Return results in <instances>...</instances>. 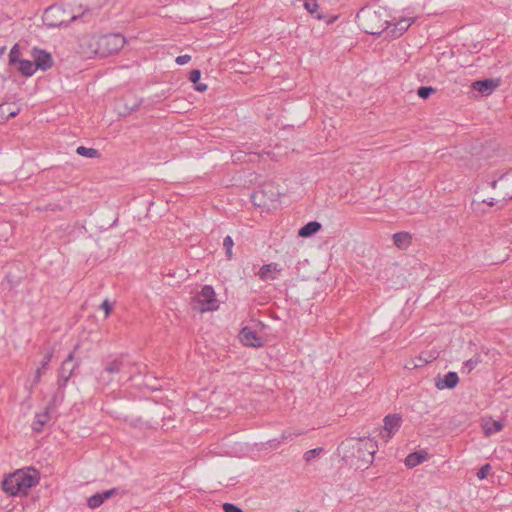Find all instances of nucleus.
<instances>
[{"label": "nucleus", "instance_id": "6e6552de", "mask_svg": "<svg viewBox=\"0 0 512 512\" xmlns=\"http://www.w3.org/2000/svg\"><path fill=\"white\" fill-rule=\"evenodd\" d=\"M127 367L122 357L114 358L105 363L103 370L99 373L98 382L102 385H109Z\"/></svg>", "mask_w": 512, "mask_h": 512}, {"label": "nucleus", "instance_id": "72a5a7b5", "mask_svg": "<svg viewBox=\"0 0 512 512\" xmlns=\"http://www.w3.org/2000/svg\"><path fill=\"white\" fill-rule=\"evenodd\" d=\"M490 470H491V465H490V464H488V463H487V464L483 465V466L479 469V471H478V473H477V477H478L480 480L485 479V478L487 477L488 473L490 472Z\"/></svg>", "mask_w": 512, "mask_h": 512}, {"label": "nucleus", "instance_id": "5701e85b", "mask_svg": "<svg viewBox=\"0 0 512 512\" xmlns=\"http://www.w3.org/2000/svg\"><path fill=\"white\" fill-rule=\"evenodd\" d=\"M20 109L11 110L5 107V104H0V124L5 123L8 119L17 116Z\"/></svg>", "mask_w": 512, "mask_h": 512}, {"label": "nucleus", "instance_id": "58836bf2", "mask_svg": "<svg viewBox=\"0 0 512 512\" xmlns=\"http://www.w3.org/2000/svg\"><path fill=\"white\" fill-rule=\"evenodd\" d=\"M101 308L104 310L105 316L108 317L112 311V305L107 299L102 302Z\"/></svg>", "mask_w": 512, "mask_h": 512}, {"label": "nucleus", "instance_id": "37998d69", "mask_svg": "<svg viewBox=\"0 0 512 512\" xmlns=\"http://www.w3.org/2000/svg\"><path fill=\"white\" fill-rule=\"evenodd\" d=\"M195 90L198 92H204L207 90V85L204 83H199V81L195 84Z\"/></svg>", "mask_w": 512, "mask_h": 512}, {"label": "nucleus", "instance_id": "c756f323", "mask_svg": "<svg viewBox=\"0 0 512 512\" xmlns=\"http://www.w3.org/2000/svg\"><path fill=\"white\" fill-rule=\"evenodd\" d=\"M22 59H20V50H19V46L18 44H15L12 49L10 50V53H9V63L11 65H14L16 63H19V61H21Z\"/></svg>", "mask_w": 512, "mask_h": 512}, {"label": "nucleus", "instance_id": "a211bd4d", "mask_svg": "<svg viewBox=\"0 0 512 512\" xmlns=\"http://www.w3.org/2000/svg\"><path fill=\"white\" fill-rule=\"evenodd\" d=\"M428 458V454L425 451H416L410 453L405 459V465L408 468H413L423 463Z\"/></svg>", "mask_w": 512, "mask_h": 512}, {"label": "nucleus", "instance_id": "cd10ccee", "mask_svg": "<svg viewBox=\"0 0 512 512\" xmlns=\"http://www.w3.org/2000/svg\"><path fill=\"white\" fill-rule=\"evenodd\" d=\"M304 7L305 9L311 13V14H315V17L317 19H323V15L321 14H316L317 13V8H318V3H317V0H304Z\"/></svg>", "mask_w": 512, "mask_h": 512}, {"label": "nucleus", "instance_id": "393cba45", "mask_svg": "<svg viewBox=\"0 0 512 512\" xmlns=\"http://www.w3.org/2000/svg\"><path fill=\"white\" fill-rule=\"evenodd\" d=\"M503 429V425L500 421H491L487 422L483 426V430L486 436H490L496 432H499Z\"/></svg>", "mask_w": 512, "mask_h": 512}, {"label": "nucleus", "instance_id": "dca6fc26", "mask_svg": "<svg viewBox=\"0 0 512 512\" xmlns=\"http://www.w3.org/2000/svg\"><path fill=\"white\" fill-rule=\"evenodd\" d=\"M280 272H281V268L278 267V264L270 263V264L263 265L260 268L258 275L261 280L268 281V280L276 279V275L279 274Z\"/></svg>", "mask_w": 512, "mask_h": 512}, {"label": "nucleus", "instance_id": "aec40b11", "mask_svg": "<svg viewBox=\"0 0 512 512\" xmlns=\"http://www.w3.org/2000/svg\"><path fill=\"white\" fill-rule=\"evenodd\" d=\"M18 64L20 73L26 77L32 76L37 70L34 61L22 59Z\"/></svg>", "mask_w": 512, "mask_h": 512}, {"label": "nucleus", "instance_id": "79ce46f5", "mask_svg": "<svg viewBox=\"0 0 512 512\" xmlns=\"http://www.w3.org/2000/svg\"><path fill=\"white\" fill-rule=\"evenodd\" d=\"M43 371H44V369H42L40 367L37 368L36 373H35V377H34V384H37V383L40 382V379H41Z\"/></svg>", "mask_w": 512, "mask_h": 512}, {"label": "nucleus", "instance_id": "bb28decb", "mask_svg": "<svg viewBox=\"0 0 512 512\" xmlns=\"http://www.w3.org/2000/svg\"><path fill=\"white\" fill-rule=\"evenodd\" d=\"M480 355L476 354L472 358L468 359L466 362H464L462 371L466 373H470L480 362H481Z\"/></svg>", "mask_w": 512, "mask_h": 512}, {"label": "nucleus", "instance_id": "f704fd0d", "mask_svg": "<svg viewBox=\"0 0 512 512\" xmlns=\"http://www.w3.org/2000/svg\"><path fill=\"white\" fill-rule=\"evenodd\" d=\"M222 509L224 512H244L240 507L233 503H224L222 505Z\"/></svg>", "mask_w": 512, "mask_h": 512}, {"label": "nucleus", "instance_id": "f3484780", "mask_svg": "<svg viewBox=\"0 0 512 512\" xmlns=\"http://www.w3.org/2000/svg\"><path fill=\"white\" fill-rule=\"evenodd\" d=\"M413 18H403L394 24V28L389 32L394 38L400 37L413 23Z\"/></svg>", "mask_w": 512, "mask_h": 512}, {"label": "nucleus", "instance_id": "4468645a", "mask_svg": "<svg viewBox=\"0 0 512 512\" xmlns=\"http://www.w3.org/2000/svg\"><path fill=\"white\" fill-rule=\"evenodd\" d=\"M384 430L387 431V437L391 438L392 435L399 430L402 423V418L398 414H389L384 418Z\"/></svg>", "mask_w": 512, "mask_h": 512}, {"label": "nucleus", "instance_id": "39448f33", "mask_svg": "<svg viewBox=\"0 0 512 512\" xmlns=\"http://www.w3.org/2000/svg\"><path fill=\"white\" fill-rule=\"evenodd\" d=\"M193 308L200 312L214 311L219 307L216 294L212 286L205 285L192 300Z\"/></svg>", "mask_w": 512, "mask_h": 512}, {"label": "nucleus", "instance_id": "4be33fe9", "mask_svg": "<svg viewBox=\"0 0 512 512\" xmlns=\"http://www.w3.org/2000/svg\"><path fill=\"white\" fill-rule=\"evenodd\" d=\"M438 357V353L436 351L429 353H422L417 357L418 362H413V368L422 367L425 364L435 360Z\"/></svg>", "mask_w": 512, "mask_h": 512}, {"label": "nucleus", "instance_id": "9b49d317", "mask_svg": "<svg viewBox=\"0 0 512 512\" xmlns=\"http://www.w3.org/2000/svg\"><path fill=\"white\" fill-rule=\"evenodd\" d=\"M32 55L37 69L46 71L53 66L52 56L47 51L34 48L32 51Z\"/></svg>", "mask_w": 512, "mask_h": 512}, {"label": "nucleus", "instance_id": "c85d7f7f", "mask_svg": "<svg viewBox=\"0 0 512 512\" xmlns=\"http://www.w3.org/2000/svg\"><path fill=\"white\" fill-rule=\"evenodd\" d=\"M103 498L100 493H96L88 498L87 505L91 509L100 507L103 504Z\"/></svg>", "mask_w": 512, "mask_h": 512}, {"label": "nucleus", "instance_id": "1a4fd4ad", "mask_svg": "<svg viewBox=\"0 0 512 512\" xmlns=\"http://www.w3.org/2000/svg\"><path fill=\"white\" fill-rule=\"evenodd\" d=\"M76 19V16H71L69 19L65 17V11L60 6L52 5L48 7L42 16L43 23L49 28L61 27L68 25L69 22Z\"/></svg>", "mask_w": 512, "mask_h": 512}, {"label": "nucleus", "instance_id": "b1692460", "mask_svg": "<svg viewBox=\"0 0 512 512\" xmlns=\"http://www.w3.org/2000/svg\"><path fill=\"white\" fill-rule=\"evenodd\" d=\"M48 420H49V413L48 412L36 414L35 421H34L33 426H32L33 430L35 432H38V433L41 432L43 426L48 422Z\"/></svg>", "mask_w": 512, "mask_h": 512}, {"label": "nucleus", "instance_id": "7c9ffc66", "mask_svg": "<svg viewBox=\"0 0 512 512\" xmlns=\"http://www.w3.org/2000/svg\"><path fill=\"white\" fill-rule=\"evenodd\" d=\"M435 92L436 89L431 86H421L417 90V95L422 99H427L431 94Z\"/></svg>", "mask_w": 512, "mask_h": 512}, {"label": "nucleus", "instance_id": "f03ea898", "mask_svg": "<svg viewBox=\"0 0 512 512\" xmlns=\"http://www.w3.org/2000/svg\"><path fill=\"white\" fill-rule=\"evenodd\" d=\"M387 11L384 8L372 9L364 7L356 15L358 26L367 34L380 35L390 25Z\"/></svg>", "mask_w": 512, "mask_h": 512}, {"label": "nucleus", "instance_id": "a18cd8bd", "mask_svg": "<svg viewBox=\"0 0 512 512\" xmlns=\"http://www.w3.org/2000/svg\"><path fill=\"white\" fill-rule=\"evenodd\" d=\"M288 438H289V437L286 435V433H283V434H282V439L286 440V439H288Z\"/></svg>", "mask_w": 512, "mask_h": 512}, {"label": "nucleus", "instance_id": "2f4dec72", "mask_svg": "<svg viewBox=\"0 0 512 512\" xmlns=\"http://www.w3.org/2000/svg\"><path fill=\"white\" fill-rule=\"evenodd\" d=\"M234 246V242L231 236H226L223 240V247L225 248V253L227 258L230 260L232 258V248Z\"/></svg>", "mask_w": 512, "mask_h": 512}, {"label": "nucleus", "instance_id": "0eeeda50", "mask_svg": "<svg viewBox=\"0 0 512 512\" xmlns=\"http://www.w3.org/2000/svg\"><path fill=\"white\" fill-rule=\"evenodd\" d=\"M490 186L495 190L496 201L501 202V207L512 199V174L501 175L493 180Z\"/></svg>", "mask_w": 512, "mask_h": 512}, {"label": "nucleus", "instance_id": "c9c22d12", "mask_svg": "<svg viewBox=\"0 0 512 512\" xmlns=\"http://www.w3.org/2000/svg\"><path fill=\"white\" fill-rule=\"evenodd\" d=\"M52 357H53V351H52V350H51V351H48V352L45 354V356H44V358H43V360H42V362H41V366H40V368H42V369L46 370V369L48 368V366H49V363H50V361H51Z\"/></svg>", "mask_w": 512, "mask_h": 512}, {"label": "nucleus", "instance_id": "e433bc0d", "mask_svg": "<svg viewBox=\"0 0 512 512\" xmlns=\"http://www.w3.org/2000/svg\"><path fill=\"white\" fill-rule=\"evenodd\" d=\"M200 77H201V71L198 69H194L190 72L189 80L192 83L196 84L200 80Z\"/></svg>", "mask_w": 512, "mask_h": 512}, {"label": "nucleus", "instance_id": "423d86ee", "mask_svg": "<svg viewBox=\"0 0 512 512\" xmlns=\"http://www.w3.org/2000/svg\"><path fill=\"white\" fill-rule=\"evenodd\" d=\"M281 192L278 187L272 183H265L261 188L255 191L252 195L253 202L259 207H269L275 202H278Z\"/></svg>", "mask_w": 512, "mask_h": 512}, {"label": "nucleus", "instance_id": "4c0bfd02", "mask_svg": "<svg viewBox=\"0 0 512 512\" xmlns=\"http://www.w3.org/2000/svg\"><path fill=\"white\" fill-rule=\"evenodd\" d=\"M118 492H119V489H117V488H112V489H110V490L103 491V492H101L100 494H101V496H102V498H103V501H105L106 499H109L110 497H112V496H114V495L118 494Z\"/></svg>", "mask_w": 512, "mask_h": 512}, {"label": "nucleus", "instance_id": "c03bdc74", "mask_svg": "<svg viewBox=\"0 0 512 512\" xmlns=\"http://www.w3.org/2000/svg\"><path fill=\"white\" fill-rule=\"evenodd\" d=\"M5 50H6V46H2V47H0V58H1V57H2V55L4 54Z\"/></svg>", "mask_w": 512, "mask_h": 512}, {"label": "nucleus", "instance_id": "ea45409f", "mask_svg": "<svg viewBox=\"0 0 512 512\" xmlns=\"http://www.w3.org/2000/svg\"><path fill=\"white\" fill-rule=\"evenodd\" d=\"M190 60H191V56L186 54V55L178 56L175 61L179 65H184V64L188 63Z\"/></svg>", "mask_w": 512, "mask_h": 512}, {"label": "nucleus", "instance_id": "20e7f679", "mask_svg": "<svg viewBox=\"0 0 512 512\" xmlns=\"http://www.w3.org/2000/svg\"><path fill=\"white\" fill-rule=\"evenodd\" d=\"M96 43V53L102 57H105L117 53L120 49H122L126 43V40L120 33H109L99 36Z\"/></svg>", "mask_w": 512, "mask_h": 512}, {"label": "nucleus", "instance_id": "a19ab883", "mask_svg": "<svg viewBox=\"0 0 512 512\" xmlns=\"http://www.w3.org/2000/svg\"><path fill=\"white\" fill-rule=\"evenodd\" d=\"M483 203H486L487 205L489 206H494V205H498L499 208H502L501 207V202H497L496 201V196L495 197H492L490 199H484L482 200Z\"/></svg>", "mask_w": 512, "mask_h": 512}, {"label": "nucleus", "instance_id": "a878e982", "mask_svg": "<svg viewBox=\"0 0 512 512\" xmlns=\"http://www.w3.org/2000/svg\"><path fill=\"white\" fill-rule=\"evenodd\" d=\"M76 153L80 156H83V157H87V158H95V157H99L100 156V153L97 149L95 148H87L85 146H79L77 149H76Z\"/></svg>", "mask_w": 512, "mask_h": 512}, {"label": "nucleus", "instance_id": "473e14b6", "mask_svg": "<svg viewBox=\"0 0 512 512\" xmlns=\"http://www.w3.org/2000/svg\"><path fill=\"white\" fill-rule=\"evenodd\" d=\"M323 449L322 448H314V449H311V450H308L304 453V460L306 462H310L312 461L314 458H316L317 456H319L321 453H322Z\"/></svg>", "mask_w": 512, "mask_h": 512}, {"label": "nucleus", "instance_id": "412c9836", "mask_svg": "<svg viewBox=\"0 0 512 512\" xmlns=\"http://www.w3.org/2000/svg\"><path fill=\"white\" fill-rule=\"evenodd\" d=\"M394 244L399 248H404L410 244L411 236L407 232H398L393 235Z\"/></svg>", "mask_w": 512, "mask_h": 512}, {"label": "nucleus", "instance_id": "f257e3e1", "mask_svg": "<svg viewBox=\"0 0 512 512\" xmlns=\"http://www.w3.org/2000/svg\"><path fill=\"white\" fill-rule=\"evenodd\" d=\"M377 449V442L369 437L349 438L338 447L343 460L357 467L371 464Z\"/></svg>", "mask_w": 512, "mask_h": 512}, {"label": "nucleus", "instance_id": "9d476101", "mask_svg": "<svg viewBox=\"0 0 512 512\" xmlns=\"http://www.w3.org/2000/svg\"><path fill=\"white\" fill-rule=\"evenodd\" d=\"M79 348V344L75 345L74 350L69 353L66 359L63 361L60 369H59V377H58V386L59 389H63L71 376L73 375V371L76 367H78V363H74V355L75 351Z\"/></svg>", "mask_w": 512, "mask_h": 512}, {"label": "nucleus", "instance_id": "f8f14e48", "mask_svg": "<svg viewBox=\"0 0 512 512\" xmlns=\"http://www.w3.org/2000/svg\"><path fill=\"white\" fill-rule=\"evenodd\" d=\"M500 84V79H484L474 81L471 85L474 91L479 92L481 95H490Z\"/></svg>", "mask_w": 512, "mask_h": 512}, {"label": "nucleus", "instance_id": "7ed1b4c3", "mask_svg": "<svg viewBox=\"0 0 512 512\" xmlns=\"http://www.w3.org/2000/svg\"><path fill=\"white\" fill-rule=\"evenodd\" d=\"M39 480V473L35 469L32 474L17 470L2 481V489L9 496H26L28 491L39 483Z\"/></svg>", "mask_w": 512, "mask_h": 512}, {"label": "nucleus", "instance_id": "ddd939ff", "mask_svg": "<svg viewBox=\"0 0 512 512\" xmlns=\"http://www.w3.org/2000/svg\"><path fill=\"white\" fill-rule=\"evenodd\" d=\"M458 382V374L456 372L450 371L444 376L443 379L438 376L435 380V386L440 390L453 389L457 386Z\"/></svg>", "mask_w": 512, "mask_h": 512}, {"label": "nucleus", "instance_id": "2eb2a0df", "mask_svg": "<svg viewBox=\"0 0 512 512\" xmlns=\"http://www.w3.org/2000/svg\"><path fill=\"white\" fill-rule=\"evenodd\" d=\"M240 340L246 346L259 347L262 345L261 339L256 332L248 327H244L240 331Z\"/></svg>", "mask_w": 512, "mask_h": 512}, {"label": "nucleus", "instance_id": "6ab92c4d", "mask_svg": "<svg viewBox=\"0 0 512 512\" xmlns=\"http://www.w3.org/2000/svg\"><path fill=\"white\" fill-rule=\"evenodd\" d=\"M321 227V223L317 221H310L299 229L298 236L302 238L310 237L320 231Z\"/></svg>", "mask_w": 512, "mask_h": 512}]
</instances>
